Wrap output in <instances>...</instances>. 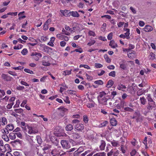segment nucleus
<instances>
[{
    "instance_id": "22",
    "label": "nucleus",
    "mask_w": 156,
    "mask_h": 156,
    "mask_svg": "<svg viewBox=\"0 0 156 156\" xmlns=\"http://www.w3.org/2000/svg\"><path fill=\"white\" fill-rule=\"evenodd\" d=\"M108 99L106 98H98V100L100 103L102 104H105Z\"/></svg>"
},
{
    "instance_id": "43",
    "label": "nucleus",
    "mask_w": 156,
    "mask_h": 156,
    "mask_svg": "<svg viewBox=\"0 0 156 156\" xmlns=\"http://www.w3.org/2000/svg\"><path fill=\"white\" fill-rule=\"evenodd\" d=\"M94 83L97 84L102 85L103 84V81L101 80H98L95 81Z\"/></svg>"
},
{
    "instance_id": "49",
    "label": "nucleus",
    "mask_w": 156,
    "mask_h": 156,
    "mask_svg": "<svg viewBox=\"0 0 156 156\" xmlns=\"http://www.w3.org/2000/svg\"><path fill=\"white\" fill-rule=\"evenodd\" d=\"M88 34L89 36L95 37V34L94 32L92 30H89L88 32Z\"/></svg>"
},
{
    "instance_id": "10",
    "label": "nucleus",
    "mask_w": 156,
    "mask_h": 156,
    "mask_svg": "<svg viewBox=\"0 0 156 156\" xmlns=\"http://www.w3.org/2000/svg\"><path fill=\"white\" fill-rule=\"evenodd\" d=\"M48 57L47 56H44L43 57V60L42 62V64L43 65L45 66H49L50 64L49 62V61L48 60L47 61V62H45V60L46 59H48Z\"/></svg>"
},
{
    "instance_id": "59",
    "label": "nucleus",
    "mask_w": 156,
    "mask_h": 156,
    "mask_svg": "<svg viewBox=\"0 0 156 156\" xmlns=\"http://www.w3.org/2000/svg\"><path fill=\"white\" fill-rule=\"evenodd\" d=\"M106 93L104 91L101 92L100 93L99 97L100 98H102V97H105V95H106Z\"/></svg>"
},
{
    "instance_id": "29",
    "label": "nucleus",
    "mask_w": 156,
    "mask_h": 156,
    "mask_svg": "<svg viewBox=\"0 0 156 156\" xmlns=\"http://www.w3.org/2000/svg\"><path fill=\"white\" fill-rule=\"evenodd\" d=\"M20 83L21 84L28 87V88L29 89H30L32 87L31 85L30 84H28L27 82L23 81H21L20 82Z\"/></svg>"
},
{
    "instance_id": "16",
    "label": "nucleus",
    "mask_w": 156,
    "mask_h": 156,
    "mask_svg": "<svg viewBox=\"0 0 156 156\" xmlns=\"http://www.w3.org/2000/svg\"><path fill=\"white\" fill-rule=\"evenodd\" d=\"M14 129V126L12 124H9L7 125L5 127L6 130L12 131Z\"/></svg>"
},
{
    "instance_id": "8",
    "label": "nucleus",
    "mask_w": 156,
    "mask_h": 156,
    "mask_svg": "<svg viewBox=\"0 0 156 156\" xmlns=\"http://www.w3.org/2000/svg\"><path fill=\"white\" fill-rule=\"evenodd\" d=\"M56 37L61 40H63L66 41H68L69 40V38L67 37L65 35H63L60 34H57L56 35Z\"/></svg>"
},
{
    "instance_id": "55",
    "label": "nucleus",
    "mask_w": 156,
    "mask_h": 156,
    "mask_svg": "<svg viewBox=\"0 0 156 156\" xmlns=\"http://www.w3.org/2000/svg\"><path fill=\"white\" fill-rule=\"evenodd\" d=\"M83 1H84L86 3V5H91L93 3V1L92 0H90V2L89 1L87 0H83Z\"/></svg>"
},
{
    "instance_id": "38",
    "label": "nucleus",
    "mask_w": 156,
    "mask_h": 156,
    "mask_svg": "<svg viewBox=\"0 0 156 156\" xmlns=\"http://www.w3.org/2000/svg\"><path fill=\"white\" fill-rule=\"evenodd\" d=\"M104 58L105 59L107 63H109L111 62V60L109 58L108 55L107 54L105 55Z\"/></svg>"
},
{
    "instance_id": "24",
    "label": "nucleus",
    "mask_w": 156,
    "mask_h": 156,
    "mask_svg": "<svg viewBox=\"0 0 156 156\" xmlns=\"http://www.w3.org/2000/svg\"><path fill=\"white\" fill-rule=\"evenodd\" d=\"M1 124L2 125H5L7 123V120L5 117H2L0 120Z\"/></svg>"
},
{
    "instance_id": "26",
    "label": "nucleus",
    "mask_w": 156,
    "mask_h": 156,
    "mask_svg": "<svg viewBox=\"0 0 156 156\" xmlns=\"http://www.w3.org/2000/svg\"><path fill=\"white\" fill-rule=\"evenodd\" d=\"M82 148L81 147H80L79 148V149L77 150V151H75L73 154L74 156H79V155L80 154L82 153V151H80L81 150V149Z\"/></svg>"
},
{
    "instance_id": "25",
    "label": "nucleus",
    "mask_w": 156,
    "mask_h": 156,
    "mask_svg": "<svg viewBox=\"0 0 156 156\" xmlns=\"http://www.w3.org/2000/svg\"><path fill=\"white\" fill-rule=\"evenodd\" d=\"M113 81L112 80H110L108 81L106 86L108 88H110L113 85Z\"/></svg>"
},
{
    "instance_id": "36",
    "label": "nucleus",
    "mask_w": 156,
    "mask_h": 156,
    "mask_svg": "<svg viewBox=\"0 0 156 156\" xmlns=\"http://www.w3.org/2000/svg\"><path fill=\"white\" fill-rule=\"evenodd\" d=\"M95 103L94 101H91V102H89L87 104V106L88 108H90L94 107L95 106Z\"/></svg>"
},
{
    "instance_id": "40",
    "label": "nucleus",
    "mask_w": 156,
    "mask_h": 156,
    "mask_svg": "<svg viewBox=\"0 0 156 156\" xmlns=\"http://www.w3.org/2000/svg\"><path fill=\"white\" fill-rule=\"evenodd\" d=\"M106 153L104 152L98 153L94 154L93 156H105Z\"/></svg>"
},
{
    "instance_id": "44",
    "label": "nucleus",
    "mask_w": 156,
    "mask_h": 156,
    "mask_svg": "<svg viewBox=\"0 0 156 156\" xmlns=\"http://www.w3.org/2000/svg\"><path fill=\"white\" fill-rule=\"evenodd\" d=\"M24 70L26 73L32 74H34V72L32 70H30V69L25 68L24 69Z\"/></svg>"
},
{
    "instance_id": "37",
    "label": "nucleus",
    "mask_w": 156,
    "mask_h": 156,
    "mask_svg": "<svg viewBox=\"0 0 156 156\" xmlns=\"http://www.w3.org/2000/svg\"><path fill=\"white\" fill-rule=\"evenodd\" d=\"M67 93L69 94L73 95L76 96H77L76 94V91L71 90H68Z\"/></svg>"
},
{
    "instance_id": "53",
    "label": "nucleus",
    "mask_w": 156,
    "mask_h": 156,
    "mask_svg": "<svg viewBox=\"0 0 156 156\" xmlns=\"http://www.w3.org/2000/svg\"><path fill=\"white\" fill-rule=\"evenodd\" d=\"M20 140H15L14 141H12L11 142V144H12V145H14V144H17V143H20Z\"/></svg>"
},
{
    "instance_id": "31",
    "label": "nucleus",
    "mask_w": 156,
    "mask_h": 156,
    "mask_svg": "<svg viewBox=\"0 0 156 156\" xmlns=\"http://www.w3.org/2000/svg\"><path fill=\"white\" fill-rule=\"evenodd\" d=\"M148 58L150 60H153L155 58V54L152 52L150 53L148 56Z\"/></svg>"
},
{
    "instance_id": "56",
    "label": "nucleus",
    "mask_w": 156,
    "mask_h": 156,
    "mask_svg": "<svg viewBox=\"0 0 156 156\" xmlns=\"http://www.w3.org/2000/svg\"><path fill=\"white\" fill-rule=\"evenodd\" d=\"M140 100L142 104L143 105L145 104L146 102V100L145 98H140Z\"/></svg>"
},
{
    "instance_id": "34",
    "label": "nucleus",
    "mask_w": 156,
    "mask_h": 156,
    "mask_svg": "<svg viewBox=\"0 0 156 156\" xmlns=\"http://www.w3.org/2000/svg\"><path fill=\"white\" fill-rule=\"evenodd\" d=\"M72 71V69H71L70 70H66L64 71L63 72V74L66 76L67 75H69L71 74V71Z\"/></svg>"
},
{
    "instance_id": "12",
    "label": "nucleus",
    "mask_w": 156,
    "mask_h": 156,
    "mask_svg": "<svg viewBox=\"0 0 156 156\" xmlns=\"http://www.w3.org/2000/svg\"><path fill=\"white\" fill-rule=\"evenodd\" d=\"M124 31H126V32L125 33V34L126 36V38L127 39H129L130 38L129 36L130 34V29L129 28H124L123 29Z\"/></svg>"
},
{
    "instance_id": "13",
    "label": "nucleus",
    "mask_w": 156,
    "mask_h": 156,
    "mask_svg": "<svg viewBox=\"0 0 156 156\" xmlns=\"http://www.w3.org/2000/svg\"><path fill=\"white\" fill-rule=\"evenodd\" d=\"M60 111V113L61 114L62 116H63L64 113L67 111V109L64 107H60L58 108Z\"/></svg>"
},
{
    "instance_id": "57",
    "label": "nucleus",
    "mask_w": 156,
    "mask_h": 156,
    "mask_svg": "<svg viewBox=\"0 0 156 156\" xmlns=\"http://www.w3.org/2000/svg\"><path fill=\"white\" fill-rule=\"evenodd\" d=\"M74 51H76L77 52H79L80 53H81L83 52V50L81 48H80L78 49H75L74 51H72L71 52H74Z\"/></svg>"
},
{
    "instance_id": "3",
    "label": "nucleus",
    "mask_w": 156,
    "mask_h": 156,
    "mask_svg": "<svg viewBox=\"0 0 156 156\" xmlns=\"http://www.w3.org/2000/svg\"><path fill=\"white\" fill-rule=\"evenodd\" d=\"M61 144L63 148L66 149H68L70 147V146L68 141L63 140L61 142Z\"/></svg>"
},
{
    "instance_id": "7",
    "label": "nucleus",
    "mask_w": 156,
    "mask_h": 156,
    "mask_svg": "<svg viewBox=\"0 0 156 156\" xmlns=\"http://www.w3.org/2000/svg\"><path fill=\"white\" fill-rule=\"evenodd\" d=\"M60 12L63 16H70L71 15V11L69 10H61Z\"/></svg>"
},
{
    "instance_id": "28",
    "label": "nucleus",
    "mask_w": 156,
    "mask_h": 156,
    "mask_svg": "<svg viewBox=\"0 0 156 156\" xmlns=\"http://www.w3.org/2000/svg\"><path fill=\"white\" fill-rule=\"evenodd\" d=\"M65 128L66 130L71 131L73 129V127L72 124H68L66 126Z\"/></svg>"
},
{
    "instance_id": "42",
    "label": "nucleus",
    "mask_w": 156,
    "mask_h": 156,
    "mask_svg": "<svg viewBox=\"0 0 156 156\" xmlns=\"http://www.w3.org/2000/svg\"><path fill=\"white\" fill-rule=\"evenodd\" d=\"M2 138L6 141H8L9 140V138L8 136L5 134H3L2 136Z\"/></svg>"
},
{
    "instance_id": "52",
    "label": "nucleus",
    "mask_w": 156,
    "mask_h": 156,
    "mask_svg": "<svg viewBox=\"0 0 156 156\" xmlns=\"http://www.w3.org/2000/svg\"><path fill=\"white\" fill-rule=\"evenodd\" d=\"M24 67L23 66H19L17 67H14L13 68V69L15 70H22Z\"/></svg>"
},
{
    "instance_id": "63",
    "label": "nucleus",
    "mask_w": 156,
    "mask_h": 156,
    "mask_svg": "<svg viewBox=\"0 0 156 156\" xmlns=\"http://www.w3.org/2000/svg\"><path fill=\"white\" fill-rule=\"evenodd\" d=\"M136 153V151L135 149L133 150L130 153L131 156H134Z\"/></svg>"
},
{
    "instance_id": "54",
    "label": "nucleus",
    "mask_w": 156,
    "mask_h": 156,
    "mask_svg": "<svg viewBox=\"0 0 156 156\" xmlns=\"http://www.w3.org/2000/svg\"><path fill=\"white\" fill-rule=\"evenodd\" d=\"M108 75L110 76L114 77L115 76V71H112L109 73Z\"/></svg>"
},
{
    "instance_id": "30",
    "label": "nucleus",
    "mask_w": 156,
    "mask_h": 156,
    "mask_svg": "<svg viewBox=\"0 0 156 156\" xmlns=\"http://www.w3.org/2000/svg\"><path fill=\"white\" fill-rule=\"evenodd\" d=\"M16 133H11L9 134V136L11 140H14L16 138Z\"/></svg>"
},
{
    "instance_id": "23",
    "label": "nucleus",
    "mask_w": 156,
    "mask_h": 156,
    "mask_svg": "<svg viewBox=\"0 0 156 156\" xmlns=\"http://www.w3.org/2000/svg\"><path fill=\"white\" fill-rule=\"evenodd\" d=\"M71 15L74 17H78L80 16L79 14L76 11L71 12Z\"/></svg>"
},
{
    "instance_id": "17",
    "label": "nucleus",
    "mask_w": 156,
    "mask_h": 156,
    "mask_svg": "<svg viewBox=\"0 0 156 156\" xmlns=\"http://www.w3.org/2000/svg\"><path fill=\"white\" fill-rule=\"evenodd\" d=\"M153 29V28L149 25H146L144 28V30L147 32L151 31Z\"/></svg>"
},
{
    "instance_id": "21",
    "label": "nucleus",
    "mask_w": 156,
    "mask_h": 156,
    "mask_svg": "<svg viewBox=\"0 0 156 156\" xmlns=\"http://www.w3.org/2000/svg\"><path fill=\"white\" fill-rule=\"evenodd\" d=\"M124 98H122V99H121V98H119V100L120 101V104H117V106H119V107L120 106L121 107H123L125 104V102L124 100Z\"/></svg>"
},
{
    "instance_id": "50",
    "label": "nucleus",
    "mask_w": 156,
    "mask_h": 156,
    "mask_svg": "<svg viewBox=\"0 0 156 156\" xmlns=\"http://www.w3.org/2000/svg\"><path fill=\"white\" fill-rule=\"evenodd\" d=\"M28 52V51L26 48H24L21 51V53L23 55H26Z\"/></svg>"
},
{
    "instance_id": "15",
    "label": "nucleus",
    "mask_w": 156,
    "mask_h": 156,
    "mask_svg": "<svg viewBox=\"0 0 156 156\" xmlns=\"http://www.w3.org/2000/svg\"><path fill=\"white\" fill-rule=\"evenodd\" d=\"M109 45L113 48H115L118 46L117 44L115 43L113 40H112L110 41Z\"/></svg>"
},
{
    "instance_id": "58",
    "label": "nucleus",
    "mask_w": 156,
    "mask_h": 156,
    "mask_svg": "<svg viewBox=\"0 0 156 156\" xmlns=\"http://www.w3.org/2000/svg\"><path fill=\"white\" fill-rule=\"evenodd\" d=\"M95 66L97 68H101L103 67V65L100 63H95Z\"/></svg>"
},
{
    "instance_id": "51",
    "label": "nucleus",
    "mask_w": 156,
    "mask_h": 156,
    "mask_svg": "<svg viewBox=\"0 0 156 156\" xmlns=\"http://www.w3.org/2000/svg\"><path fill=\"white\" fill-rule=\"evenodd\" d=\"M124 109V110L126 111L132 112L133 111V109L128 107L125 108Z\"/></svg>"
},
{
    "instance_id": "39",
    "label": "nucleus",
    "mask_w": 156,
    "mask_h": 156,
    "mask_svg": "<svg viewBox=\"0 0 156 156\" xmlns=\"http://www.w3.org/2000/svg\"><path fill=\"white\" fill-rule=\"evenodd\" d=\"M51 145L49 144H46L44 146L43 148V150L44 151H46L50 149L51 148Z\"/></svg>"
},
{
    "instance_id": "14",
    "label": "nucleus",
    "mask_w": 156,
    "mask_h": 156,
    "mask_svg": "<svg viewBox=\"0 0 156 156\" xmlns=\"http://www.w3.org/2000/svg\"><path fill=\"white\" fill-rule=\"evenodd\" d=\"M101 143L99 147L101 151H103L105 149L106 146V143L105 141L103 140H101Z\"/></svg>"
},
{
    "instance_id": "45",
    "label": "nucleus",
    "mask_w": 156,
    "mask_h": 156,
    "mask_svg": "<svg viewBox=\"0 0 156 156\" xmlns=\"http://www.w3.org/2000/svg\"><path fill=\"white\" fill-rule=\"evenodd\" d=\"M41 39L42 41H45L48 39V37L43 36L41 37Z\"/></svg>"
},
{
    "instance_id": "18",
    "label": "nucleus",
    "mask_w": 156,
    "mask_h": 156,
    "mask_svg": "<svg viewBox=\"0 0 156 156\" xmlns=\"http://www.w3.org/2000/svg\"><path fill=\"white\" fill-rule=\"evenodd\" d=\"M117 88L119 90L124 91L126 88V87L124 85L120 84L117 86Z\"/></svg>"
},
{
    "instance_id": "62",
    "label": "nucleus",
    "mask_w": 156,
    "mask_h": 156,
    "mask_svg": "<svg viewBox=\"0 0 156 156\" xmlns=\"http://www.w3.org/2000/svg\"><path fill=\"white\" fill-rule=\"evenodd\" d=\"M86 76L87 77V79L89 80H93L92 77L88 75L86 73Z\"/></svg>"
},
{
    "instance_id": "33",
    "label": "nucleus",
    "mask_w": 156,
    "mask_h": 156,
    "mask_svg": "<svg viewBox=\"0 0 156 156\" xmlns=\"http://www.w3.org/2000/svg\"><path fill=\"white\" fill-rule=\"evenodd\" d=\"M14 111L16 113L21 114L22 115H24L23 113V110L22 108L15 109Z\"/></svg>"
},
{
    "instance_id": "47",
    "label": "nucleus",
    "mask_w": 156,
    "mask_h": 156,
    "mask_svg": "<svg viewBox=\"0 0 156 156\" xmlns=\"http://www.w3.org/2000/svg\"><path fill=\"white\" fill-rule=\"evenodd\" d=\"M95 42H96V41L94 40H91V41H90V42H88L87 44V45H88L90 46L91 45H93L95 43Z\"/></svg>"
},
{
    "instance_id": "64",
    "label": "nucleus",
    "mask_w": 156,
    "mask_h": 156,
    "mask_svg": "<svg viewBox=\"0 0 156 156\" xmlns=\"http://www.w3.org/2000/svg\"><path fill=\"white\" fill-rule=\"evenodd\" d=\"M83 121L86 123L88 122V119L87 116L85 115L83 116Z\"/></svg>"
},
{
    "instance_id": "46",
    "label": "nucleus",
    "mask_w": 156,
    "mask_h": 156,
    "mask_svg": "<svg viewBox=\"0 0 156 156\" xmlns=\"http://www.w3.org/2000/svg\"><path fill=\"white\" fill-rule=\"evenodd\" d=\"M113 34L112 32H111L108 34L107 36V38L109 40H111L112 38Z\"/></svg>"
},
{
    "instance_id": "2",
    "label": "nucleus",
    "mask_w": 156,
    "mask_h": 156,
    "mask_svg": "<svg viewBox=\"0 0 156 156\" xmlns=\"http://www.w3.org/2000/svg\"><path fill=\"white\" fill-rule=\"evenodd\" d=\"M31 56H32L33 58L36 61H38L40 58L41 57L42 55L40 53L34 52L31 53Z\"/></svg>"
},
{
    "instance_id": "1",
    "label": "nucleus",
    "mask_w": 156,
    "mask_h": 156,
    "mask_svg": "<svg viewBox=\"0 0 156 156\" xmlns=\"http://www.w3.org/2000/svg\"><path fill=\"white\" fill-rule=\"evenodd\" d=\"M148 101L149 106L147 109L150 110H152L153 108L155 107V102L152 98H147Z\"/></svg>"
},
{
    "instance_id": "41",
    "label": "nucleus",
    "mask_w": 156,
    "mask_h": 156,
    "mask_svg": "<svg viewBox=\"0 0 156 156\" xmlns=\"http://www.w3.org/2000/svg\"><path fill=\"white\" fill-rule=\"evenodd\" d=\"M111 143L113 147H117L119 145L118 142L114 140L111 141Z\"/></svg>"
},
{
    "instance_id": "19",
    "label": "nucleus",
    "mask_w": 156,
    "mask_h": 156,
    "mask_svg": "<svg viewBox=\"0 0 156 156\" xmlns=\"http://www.w3.org/2000/svg\"><path fill=\"white\" fill-rule=\"evenodd\" d=\"M110 123L112 126H115L117 125V122L115 118H112L110 119Z\"/></svg>"
},
{
    "instance_id": "61",
    "label": "nucleus",
    "mask_w": 156,
    "mask_h": 156,
    "mask_svg": "<svg viewBox=\"0 0 156 156\" xmlns=\"http://www.w3.org/2000/svg\"><path fill=\"white\" fill-rule=\"evenodd\" d=\"M104 17H105L107 19H110L111 18V16L108 15H104L101 16V18H103Z\"/></svg>"
},
{
    "instance_id": "60",
    "label": "nucleus",
    "mask_w": 156,
    "mask_h": 156,
    "mask_svg": "<svg viewBox=\"0 0 156 156\" xmlns=\"http://www.w3.org/2000/svg\"><path fill=\"white\" fill-rule=\"evenodd\" d=\"M14 104V103L12 102L10 104H8L6 106V108L8 109H10L12 107V105Z\"/></svg>"
},
{
    "instance_id": "4",
    "label": "nucleus",
    "mask_w": 156,
    "mask_h": 156,
    "mask_svg": "<svg viewBox=\"0 0 156 156\" xmlns=\"http://www.w3.org/2000/svg\"><path fill=\"white\" fill-rule=\"evenodd\" d=\"M74 128L77 131H81L84 129V127L82 124L77 123L74 126Z\"/></svg>"
},
{
    "instance_id": "35",
    "label": "nucleus",
    "mask_w": 156,
    "mask_h": 156,
    "mask_svg": "<svg viewBox=\"0 0 156 156\" xmlns=\"http://www.w3.org/2000/svg\"><path fill=\"white\" fill-rule=\"evenodd\" d=\"M134 115L136 118V119L137 121L139 120V119L141 116L140 112L138 111L135 112L134 114Z\"/></svg>"
},
{
    "instance_id": "32",
    "label": "nucleus",
    "mask_w": 156,
    "mask_h": 156,
    "mask_svg": "<svg viewBox=\"0 0 156 156\" xmlns=\"http://www.w3.org/2000/svg\"><path fill=\"white\" fill-rule=\"evenodd\" d=\"M58 152L57 149H54L51 151V153L52 155V156H56L57 154H58Z\"/></svg>"
},
{
    "instance_id": "11",
    "label": "nucleus",
    "mask_w": 156,
    "mask_h": 156,
    "mask_svg": "<svg viewBox=\"0 0 156 156\" xmlns=\"http://www.w3.org/2000/svg\"><path fill=\"white\" fill-rule=\"evenodd\" d=\"M2 77L4 80L7 81H10L11 79V77L8 74H2Z\"/></svg>"
},
{
    "instance_id": "9",
    "label": "nucleus",
    "mask_w": 156,
    "mask_h": 156,
    "mask_svg": "<svg viewBox=\"0 0 156 156\" xmlns=\"http://www.w3.org/2000/svg\"><path fill=\"white\" fill-rule=\"evenodd\" d=\"M80 134L77 132H73L72 134L71 137L74 140L79 139L80 137Z\"/></svg>"
},
{
    "instance_id": "5",
    "label": "nucleus",
    "mask_w": 156,
    "mask_h": 156,
    "mask_svg": "<svg viewBox=\"0 0 156 156\" xmlns=\"http://www.w3.org/2000/svg\"><path fill=\"white\" fill-rule=\"evenodd\" d=\"M135 54L136 52L134 51L129 50V51H128L127 55L129 58L131 59H133L136 57Z\"/></svg>"
},
{
    "instance_id": "20",
    "label": "nucleus",
    "mask_w": 156,
    "mask_h": 156,
    "mask_svg": "<svg viewBox=\"0 0 156 156\" xmlns=\"http://www.w3.org/2000/svg\"><path fill=\"white\" fill-rule=\"evenodd\" d=\"M119 65H120V67L123 70H124L126 69L127 68V64H126V63L125 64L124 63V62H123V63H119Z\"/></svg>"
},
{
    "instance_id": "27",
    "label": "nucleus",
    "mask_w": 156,
    "mask_h": 156,
    "mask_svg": "<svg viewBox=\"0 0 156 156\" xmlns=\"http://www.w3.org/2000/svg\"><path fill=\"white\" fill-rule=\"evenodd\" d=\"M25 13L24 11H23L22 12H20L18 15L19 16V20H21L22 19H24L26 18V16L25 15L22 16L23 14Z\"/></svg>"
},
{
    "instance_id": "48",
    "label": "nucleus",
    "mask_w": 156,
    "mask_h": 156,
    "mask_svg": "<svg viewBox=\"0 0 156 156\" xmlns=\"http://www.w3.org/2000/svg\"><path fill=\"white\" fill-rule=\"evenodd\" d=\"M23 47V45H22L20 44H19L17 46H15L13 47V48L15 50L19 49Z\"/></svg>"
},
{
    "instance_id": "6",
    "label": "nucleus",
    "mask_w": 156,
    "mask_h": 156,
    "mask_svg": "<svg viewBox=\"0 0 156 156\" xmlns=\"http://www.w3.org/2000/svg\"><path fill=\"white\" fill-rule=\"evenodd\" d=\"M27 128L28 129V133L29 134H36L38 132L37 130L36 129L31 127L28 126Z\"/></svg>"
}]
</instances>
